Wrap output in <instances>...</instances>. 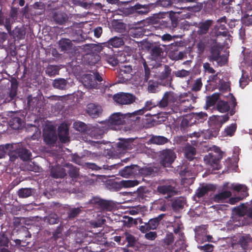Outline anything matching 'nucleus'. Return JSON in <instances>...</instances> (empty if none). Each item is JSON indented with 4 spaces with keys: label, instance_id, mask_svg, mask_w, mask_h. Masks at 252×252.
<instances>
[{
    "label": "nucleus",
    "instance_id": "obj_33",
    "mask_svg": "<svg viewBox=\"0 0 252 252\" xmlns=\"http://www.w3.org/2000/svg\"><path fill=\"white\" fill-rule=\"evenodd\" d=\"M185 245V236L179 237L178 240L176 241L174 247L172 248L171 252H181V250H183Z\"/></svg>",
    "mask_w": 252,
    "mask_h": 252
},
{
    "label": "nucleus",
    "instance_id": "obj_44",
    "mask_svg": "<svg viewBox=\"0 0 252 252\" xmlns=\"http://www.w3.org/2000/svg\"><path fill=\"white\" fill-rule=\"evenodd\" d=\"M185 202L183 198H177L172 203V207L174 211H178L184 207Z\"/></svg>",
    "mask_w": 252,
    "mask_h": 252
},
{
    "label": "nucleus",
    "instance_id": "obj_36",
    "mask_svg": "<svg viewBox=\"0 0 252 252\" xmlns=\"http://www.w3.org/2000/svg\"><path fill=\"white\" fill-rule=\"evenodd\" d=\"M230 188L234 191L241 192V195L243 196H247L249 195L248 188L245 185L241 184H232Z\"/></svg>",
    "mask_w": 252,
    "mask_h": 252
},
{
    "label": "nucleus",
    "instance_id": "obj_40",
    "mask_svg": "<svg viewBox=\"0 0 252 252\" xmlns=\"http://www.w3.org/2000/svg\"><path fill=\"white\" fill-rule=\"evenodd\" d=\"M108 45H111L115 48H118L124 44L123 38L115 36L110 38L107 42Z\"/></svg>",
    "mask_w": 252,
    "mask_h": 252
},
{
    "label": "nucleus",
    "instance_id": "obj_32",
    "mask_svg": "<svg viewBox=\"0 0 252 252\" xmlns=\"http://www.w3.org/2000/svg\"><path fill=\"white\" fill-rule=\"evenodd\" d=\"M171 69L167 66H166L164 71H163L160 76L159 78L160 80H166L167 82L165 85H170L172 81V77L170 76Z\"/></svg>",
    "mask_w": 252,
    "mask_h": 252
},
{
    "label": "nucleus",
    "instance_id": "obj_42",
    "mask_svg": "<svg viewBox=\"0 0 252 252\" xmlns=\"http://www.w3.org/2000/svg\"><path fill=\"white\" fill-rule=\"evenodd\" d=\"M134 9L139 14H146L150 11V6L147 4H136L134 6Z\"/></svg>",
    "mask_w": 252,
    "mask_h": 252
},
{
    "label": "nucleus",
    "instance_id": "obj_16",
    "mask_svg": "<svg viewBox=\"0 0 252 252\" xmlns=\"http://www.w3.org/2000/svg\"><path fill=\"white\" fill-rule=\"evenodd\" d=\"M157 190L159 193L162 195L167 194L169 195L176 193L175 187L169 183L158 186Z\"/></svg>",
    "mask_w": 252,
    "mask_h": 252
},
{
    "label": "nucleus",
    "instance_id": "obj_60",
    "mask_svg": "<svg viewBox=\"0 0 252 252\" xmlns=\"http://www.w3.org/2000/svg\"><path fill=\"white\" fill-rule=\"evenodd\" d=\"M73 126L75 129L80 132H84L87 129L86 125L82 122H76Z\"/></svg>",
    "mask_w": 252,
    "mask_h": 252
},
{
    "label": "nucleus",
    "instance_id": "obj_26",
    "mask_svg": "<svg viewBox=\"0 0 252 252\" xmlns=\"http://www.w3.org/2000/svg\"><path fill=\"white\" fill-rule=\"evenodd\" d=\"M189 115L191 116L192 120L194 121V124L203 123L207 119L208 116L206 113L202 112L190 114Z\"/></svg>",
    "mask_w": 252,
    "mask_h": 252
},
{
    "label": "nucleus",
    "instance_id": "obj_62",
    "mask_svg": "<svg viewBox=\"0 0 252 252\" xmlns=\"http://www.w3.org/2000/svg\"><path fill=\"white\" fill-rule=\"evenodd\" d=\"M181 226L182 223H180L179 222L175 223L174 225H173L174 229L173 231L175 235H178V237H182L184 236V234L183 232L181 231Z\"/></svg>",
    "mask_w": 252,
    "mask_h": 252
},
{
    "label": "nucleus",
    "instance_id": "obj_22",
    "mask_svg": "<svg viewBox=\"0 0 252 252\" xmlns=\"http://www.w3.org/2000/svg\"><path fill=\"white\" fill-rule=\"evenodd\" d=\"M87 113L93 118H95L101 114L102 109L94 104H90L88 105Z\"/></svg>",
    "mask_w": 252,
    "mask_h": 252
},
{
    "label": "nucleus",
    "instance_id": "obj_6",
    "mask_svg": "<svg viewBox=\"0 0 252 252\" xmlns=\"http://www.w3.org/2000/svg\"><path fill=\"white\" fill-rule=\"evenodd\" d=\"M221 158L220 155L209 153L204 157V160L206 164L212 168L213 170H219L220 168V162Z\"/></svg>",
    "mask_w": 252,
    "mask_h": 252
},
{
    "label": "nucleus",
    "instance_id": "obj_1",
    "mask_svg": "<svg viewBox=\"0 0 252 252\" xmlns=\"http://www.w3.org/2000/svg\"><path fill=\"white\" fill-rule=\"evenodd\" d=\"M141 113L142 110L135 111L132 113H127L126 114H123L120 112H116L112 114L110 116L109 119L106 122H105L104 124H107L108 127L113 128L114 126L123 125L126 123H129L130 121H135L134 119L135 117V114L136 113ZM101 124L103 125V123H100Z\"/></svg>",
    "mask_w": 252,
    "mask_h": 252
},
{
    "label": "nucleus",
    "instance_id": "obj_48",
    "mask_svg": "<svg viewBox=\"0 0 252 252\" xmlns=\"http://www.w3.org/2000/svg\"><path fill=\"white\" fill-rule=\"evenodd\" d=\"M220 97V94L218 93H214L211 96H208L206 98V105L208 107L214 106Z\"/></svg>",
    "mask_w": 252,
    "mask_h": 252
},
{
    "label": "nucleus",
    "instance_id": "obj_50",
    "mask_svg": "<svg viewBox=\"0 0 252 252\" xmlns=\"http://www.w3.org/2000/svg\"><path fill=\"white\" fill-rule=\"evenodd\" d=\"M32 191L31 188H21L17 191L19 198H27L32 195Z\"/></svg>",
    "mask_w": 252,
    "mask_h": 252
},
{
    "label": "nucleus",
    "instance_id": "obj_41",
    "mask_svg": "<svg viewBox=\"0 0 252 252\" xmlns=\"http://www.w3.org/2000/svg\"><path fill=\"white\" fill-rule=\"evenodd\" d=\"M217 110L221 113H225L230 110V105L228 102L219 100L217 104Z\"/></svg>",
    "mask_w": 252,
    "mask_h": 252
},
{
    "label": "nucleus",
    "instance_id": "obj_27",
    "mask_svg": "<svg viewBox=\"0 0 252 252\" xmlns=\"http://www.w3.org/2000/svg\"><path fill=\"white\" fill-rule=\"evenodd\" d=\"M59 49L61 51H66L72 48V44L69 39L62 38L58 42Z\"/></svg>",
    "mask_w": 252,
    "mask_h": 252
},
{
    "label": "nucleus",
    "instance_id": "obj_20",
    "mask_svg": "<svg viewBox=\"0 0 252 252\" xmlns=\"http://www.w3.org/2000/svg\"><path fill=\"white\" fill-rule=\"evenodd\" d=\"M213 21L212 20H207L203 22L199 23L198 26L197 33L199 35L206 34L213 24Z\"/></svg>",
    "mask_w": 252,
    "mask_h": 252
},
{
    "label": "nucleus",
    "instance_id": "obj_28",
    "mask_svg": "<svg viewBox=\"0 0 252 252\" xmlns=\"http://www.w3.org/2000/svg\"><path fill=\"white\" fill-rule=\"evenodd\" d=\"M221 50L222 48L218 45L213 46L210 50V60L213 61H218L219 60Z\"/></svg>",
    "mask_w": 252,
    "mask_h": 252
},
{
    "label": "nucleus",
    "instance_id": "obj_56",
    "mask_svg": "<svg viewBox=\"0 0 252 252\" xmlns=\"http://www.w3.org/2000/svg\"><path fill=\"white\" fill-rule=\"evenodd\" d=\"M174 242V236L173 233H167L163 239V246L164 247H168L170 245L172 244Z\"/></svg>",
    "mask_w": 252,
    "mask_h": 252
},
{
    "label": "nucleus",
    "instance_id": "obj_23",
    "mask_svg": "<svg viewBox=\"0 0 252 252\" xmlns=\"http://www.w3.org/2000/svg\"><path fill=\"white\" fill-rule=\"evenodd\" d=\"M191 116L189 114L184 117L180 124V129L182 131H186L189 127L194 124V121L191 119Z\"/></svg>",
    "mask_w": 252,
    "mask_h": 252
},
{
    "label": "nucleus",
    "instance_id": "obj_45",
    "mask_svg": "<svg viewBox=\"0 0 252 252\" xmlns=\"http://www.w3.org/2000/svg\"><path fill=\"white\" fill-rule=\"evenodd\" d=\"M121 189L123 188L134 187L138 185L137 180H122L119 182Z\"/></svg>",
    "mask_w": 252,
    "mask_h": 252
},
{
    "label": "nucleus",
    "instance_id": "obj_18",
    "mask_svg": "<svg viewBox=\"0 0 252 252\" xmlns=\"http://www.w3.org/2000/svg\"><path fill=\"white\" fill-rule=\"evenodd\" d=\"M52 17L53 21L60 25L64 24L68 19L67 15L65 12L61 11L53 12Z\"/></svg>",
    "mask_w": 252,
    "mask_h": 252
},
{
    "label": "nucleus",
    "instance_id": "obj_13",
    "mask_svg": "<svg viewBox=\"0 0 252 252\" xmlns=\"http://www.w3.org/2000/svg\"><path fill=\"white\" fill-rule=\"evenodd\" d=\"M19 144H6L3 146L2 148H4L8 151V154L9 156V159L11 161H14L19 157L18 154L17 147Z\"/></svg>",
    "mask_w": 252,
    "mask_h": 252
},
{
    "label": "nucleus",
    "instance_id": "obj_64",
    "mask_svg": "<svg viewBox=\"0 0 252 252\" xmlns=\"http://www.w3.org/2000/svg\"><path fill=\"white\" fill-rule=\"evenodd\" d=\"M9 240L6 235L4 233L0 234V247H8Z\"/></svg>",
    "mask_w": 252,
    "mask_h": 252
},
{
    "label": "nucleus",
    "instance_id": "obj_53",
    "mask_svg": "<svg viewBox=\"0 0 252 252\" xmlns=\"http://www.w3.org/2000/svg\"><path fill=\"white\" fill-rule=\"evenodd\" d=\"M237 128V125L235 123L231 124L227 126L224 131L225 136H232L234 135Z\"/></svg>",
    "mask_w": 252,
    "mask_h": 252
},
{
    "label": "nucleus",
    "instance_id": "obj_11",
    "mask_svg": "<svg viewBox=\"0 0 252 252\" xmlns=\"http://www.w3.org/2000/svg\"><path fill=\"white\" fill-rule=\"evenodd\" d=\"M73 160L76 164L80 165H82L83 166H85L87 168L89 169H92V170L98 171L99 170L101 169L102 168L104 169H110L108 165H103L102 167L101 166L97 165L96 164L94 163H83L82 161V158L78 156L75 155H74L73 157Z\"/></svg>",
    "mask_w": 252,
    "mask_h": 252
},
{
    "label": "nucleus",
    "instance_id": "obj_3",
    "mask_svg": "<svg viewBox=\"0 0 252 252\" xmlns=\"http://www.w3.org/2000/svg\"><path fill=\"white\" fill-rule=\"evenodd\" d=\"M132 69L131 65H122L117 70L118 83H125L130 80L132 76Z\"/></svg>",
    "mask_w": 252,
    "mask_h": 252
},
{
    "label": "nucleus",
    "instance_id": "obj_38",
    "mask_svg": "<svg viewBox=\"0 0 252 252\" xmlns=\"http://www.w3.org/2000/svg\"><path fill=\"white\" fill-rule=\"evenodd\" d=\"M196 155L195 148L190 145L187 146L185 149V155L186 158L189 160L191 161L194 158Z\"/></svg>",
    "mask_w": 252,
    "mask_h": 252
},
{
    "label": "nucleus",
    "instance_id": "obj_63",
    "mask_svg": "<svg viewBox=\"0 0 252 252\" xmlns=\"http://www.w3.org/2000/svg\"><path fill=\"white\" fill-rule=\"evenodd\" d=\"M218 87L219 90L223 92H226L229 88L228 83L223 79H219Z\"/></svg>",
    "mask_w": 252,
    "mask_h": 252
},
{
    "label": "nucleus",
    "instance_id": "obj_47",
    "mask_svg": "<svg viewBox=\"0 0 252 252\" xmlns=\"http://www.w3.org/2000/svg\"><path fill=\"white\" fill-rule=\"evenodd\" d=\"M44 221L49 224H55L59 222V218L56 214L52 213L44 218Z\"/></svg>",
    "mask_w": 252,
    "mask_h": 252
},
{
    "label": "nucleus",
    "instance_id": "obj_5",
    "mask_svg": "<svg viewBox=\"0 0 252 252\" xmlns=\"http://www.w3.org/2000/svg\"><path fill=\"white\" fill-rule=\"evenodd\" d=\"M90 202L102 211H111L114 208V205L112 201L104 200L98 197H93Z\"/></svg>",
    "mask_w": 252,
    "mask_h": 252
},
{
    "label": "nucleus",
    "instance_id": "obj_9",
    "mask_svg": "<svg viewBox=\"0 0 252 252\" xmlns=\"http://www.w3.org/2000/svg\"><path fill=\"white\" fill-rule=\"evenodd\" d=\"M163 215H160L158 217L150 219L148 222H144L143 224L139 226V229L142 232L145 233L150 230L156 229L162 220Z\"/></svg>",
    "mask_w": 252,
    "mask_h": 252
},
{
    "label": "nucleus",
    "instance_id": "obj_57",
    "mask_svg": "<svg viewBox=\"0 0 252 252\" xmlns=\"http://www.w3.org/2000/svg\"><path fill=\"white\" fill-rule=\"evenodd\" d=\"M158 84L154 80H150L148 83V90L151 93H155L157 91Z\"/></svg>",
    "mask_w": 252,
    "mask_h": 252
},
{
    "label": "nucleus",
    "instance_id": "obj_35",
    "mask_svg": "<svg viewBox=\"0 0 252 252\" xmlns=\"http://www.w3.org/2000/svg\"><path fill=\"white\" fill-rule=\"evenodd\" d=\"M150 53L152 59L156 61L161 58L163 51L162 49L159 46H155L152 47Z\"/></svg>",
    "mask_w": 252,
    "mask_h": 252
},
{
    "label": "nucleus",
    "instance_id": "obj_51",
    "mask_svg": "<svg viewBox=\"0 0 252 252\" xmlns=\"http://www.w3.org/2000/svg\"><path fill=\"white\" fill-rule=\"evenodd\" d=\"M68 174L69 176L71 178L72 180L76 179L79 176V169L71 165L69 167Z\"/></svg>",
    "mask_w": 252,
    "mask_h": 252
},
{
    "label": "nucleus",
    "instance_id": "obj_8",
    "mask_svg": "<svg viewBox=\"0 0 252 252\" xmlns=\"http://www.w3.org/2000/svg\"><path fill=\"white\" fill-rule=\"evenodd\" d=\"M113 99L115 102L121 105H128L135 101V97L129 93H121L115 94Z\"/></svg>",
    "mask_w": 252,
    "mask_h": 252
},
{
    "label": "nucleus",
    "instance_id": "obj_30",
    "mask_svg": "<svg viewBox=\"0 0 252 252\" xmlns=\"http://www.w3.org/2000/svg\"><path fill=\"white\" fill-rule=\"evenodd\" d=\"M23 121L19 117H15L9 121V125L12 128L17 130L21 129L23 126Z\"/></svg>",
    "mask_w": 252,
    "mask_h": 252
},
{
    "label": "nucleus",
    "instance_id": "obj_58",
    "mask_svg": "<svg viewBox=\"0 0 252 252\" xmlns=\"http://www.w3.org/2000/svg\"><path fill=\"white\" fill-rule=\"evenodd\" d=\"M230 35L229 33L228 30L221 31L217 30L215 32V36L218 39L220 37H223L227 39L230 36Z\"/></svg>",
    "mask_w": 252,
    "mask_h": 252
},
{
    "label": "nucleus",
    "instance_id": "obj_37",
    "mask_svg": "<svg viewBox=\"0 0 252 252\" xmlns=\"http://www.w3.org/2000/svg\"><path fill=\"white\" fill-rule=\"evenodd\" d=\"M156 107H157L156 102H153L152 100L146 101L144 107L143 108L139 110H142V112H137L135 114V120L139 119V117L137 116V115H142L144 114L145 111L150 110L152 108Z\"/></svg>",
    "mask_w": 252,
    "mask_h": 252
},
{
    "label": "nucleus",
    "instance_id": "obj_25",
    "mask_svg": "<svg viewBox=\"0 0 252 252\" xmlns=\"http://www.w3.org/2000/svg\"><path fill=\"white\" fill-rule=\"evenodd\" d=\"M169 140L163 136L152 135L149 142L154 144L161 145L167 143Z\"/></svg>",
    "mask_w": 252,
    "mask_h": 252
},
{
    "label": "nucleus",
    "instance_id": "obj_55",
    "mask_svg": "<svg viewBox=\"0 0 252 252\" xmlns=\"http://www.w3.org/2000/svg\"><path fill=\"white\" fill-rule=\"evenodd\" d=\"M105 61L112 66H116L119 63V61L115 55H106Z\"/></svg>",
    "mask_w": 252,
    "mask_h": 252
},
{
    "label": "nucleus",
    "instance_id": "obj_39",
    "mask_svg": "<svg viewBox=\"0 0 252 252\" xmlns=\"http://www.w3.org/2000/svg\"><path fill=\"white\" fill-rule=\"evenodd\" d=\"M67 81L63 78H58L55 79L53 82V86L56 89L59 90H64L67 85Z\"/></svg>",
    "mask_w": 252,
    "mask_h": 252
},
{
    "label": "nucleus",
    "instance_id": "obj_49",
    "mask_svg": "<svg viewBox=\"0 0 252 252\" xmlns=\"http://www.w3.org/2000/svg\"><path fill=\"white\" fill-rule=\"evenodd\" d=\"M211 190L208 186H203L201 188H199L195 192V197L200 198L203 197L205 194Z\"/></svg>",
    "mask_w": 252,
    "mask_h": 252
},
{
    "label": "nucleus",
    "instance_id": "obj_7",
    "mask_svg": "<svg viewBox=\"0 0 252 252\" xmlns=\"http://www.w3.org/2000/svg\"><path fill=\"white\" fill-rule=\"evenodd\" d=\"M139 173V166L136 164H132L125 166L119 170V175L126 178L135 177Z\"/></svg>",
    "mask_w": 252,
    "mask_h": 252
},
{
    "label": "nucleus",
    "instance_id": "obj_12",
    "mask_svg": "<svg viewBox=\"0 0 252 252\" xmlns=\"http://www.w3.org/2000/svg\"><path fill=\"white\" fill-rule=\"evenodd\" d=\"M251 244H252V238L250 235L241 236L237 244L232 245L233 249H236L240 246L243 251L247 250Z\"/></svg>",
    "mask_w": 252,
    "mask_h": 252
},
{
    "label": "nucleus",
    "instance_id": "obj_24",
    "mask_svg": "<svg viewBox=\"0 0 252 252\" xmlns=\"http://www.w3.org/2000/svg\"><path fill=\"white\" fill-rule=\"evenodd\" d=\"M18 154L19 158L24 161H27L31 159L32 153L27 149L21 147H17Z\"/></svg>",
    "mask_w": 252,
    "mask_h": 252
},
{
    "label": "nucleus",
    "instance_id": "obj_61",
    "mask_svg": "<svg viewBox=\"0 0 252 252\" xmlns=\"http://www.w3.org/2000/svg\"><path fill=\"white\" fill-rule=\"evenodd\" d=\"M202 87V83L201 78L196 79L193 83L191 90L194 92H198L200 91Z\"/></svg>",
    "mask_w": 252,
    "mask_h": 252
},
{
    "label": "nucleus",
    "instance_id": "obj_52",
    "mask_svg": "<svg viewBox=\"0 0 252 252\" xmlns=\"http://www.w3.org/2000/svg\"><path fill=\"white\" fill-rule=\"evenodd\" d=\"M155 173L154 168L152 167H145L140 168L139 167V173L145 176L151 175Z\"/></svg>",
    "mask_w": 252,
    "mask_h": 252
},
{
    "label": "nucleus",
    "instance_id": "obj_17",
    "mask_svg": "<svg viewBox=\"0 0 252 252\" xmlns=\"http://www.w3.org/2000/svg\"><path fill=\"white\" fill-rule=\"evenodd\" d=\"M174 93L173 92H166L161 99L156 102L157 107L163 108L167 107L169 100L174 99Z\"/></svg>",
    "mask_w": 252,
    "mask_h": 252
},
{
    "label": "nucleus",
    "instance_id": "obj_14",
    "mask_svg": "<svg viewBox=\"0 0 252 252\" xmlns=\"http://www.w3.org/2000/svg\"><path fill=\"white\" fill-rule=\"evenodd\" d=\"M134 139L132 138L120 139L119 142L117 143L118 150L125 151L131 150L134 147Z\"/></svg>",
    "mask_w": 252,
    "mask_h": 252
},
{
    "label": "nucleus",
    "instance_id": "obj_19",
    "mask_svg": "<svg viewBox=\"0 0 252 252\" xmlns=\"http://www.w3.org/2000/svg\"><path fill=\"white\" fill-rule=\"evenodd\" d=\"M83 79V83L86 88L90 89L97 88L98 84L95 81L93 75L85 74L84 75Z\"/></svg>",
    "mask_w": 252,
    "mask_h": 252
},
{
    "label": "nucleus",
    "instance_id": "obj_21",
    "mask_svg": "<svg viewBox=\"0 0 252 252\" xmlns=\"http://www.w3.org/2000/svg\"><path fill=\"white\" fill-rule=\"evenodd\" d=\"M50 175L55 179L63 178L66 175V173L64 168L57 166L51 169Z\"/></svg>",
    "mask_w": 252,
    "mask_h": 252
},
{
    "label": "nucleus",
    "instance_id": "obj_2",
    "mask_svg": "<svg viewBox=\"0 0 252 252\" xmlns=\"http://www.w3.org/2000/svg\"><path fill=\"white\" fill-rule=\"evenodd\" d=\"M151 23L154 24H158L160 29H167L173 30L178 24V19L174 16L170 15L167 17L151 18Z\"/></svg>",
    "mask_w": 252,
    "mask_h": 252
},
{
    "label": "nucleus",
    "instance_id": "obj_54",
    "mask_svg": "<svg viewBox=\"0 0 252 252\" xmlns=\"http://www.w3.org/2000/svg\"><path fill=\"white\" fill-rule=\"evenodd\" d=\"M48 76L51 77L59 74V68L56 65H49L46 70Z\"/></svg>",
    "mask_w": 252,
    "mask_h": 252
},
{
    "label": "nucleus",
    "instance_id": "obj_43",
    "mask_svg": "<svg viewBox=\"0 0 252 252\" xmlns=\"http://www.w3.org/2000/svg\"><path fill=\"white\" fill-rule=\"evenodd\" d=\"M232 195V193L229 190H225L222 191L215 195L214 199L216 202H222L224 199L229 198Z\"/></svg>",
    "mask_w": 252,
    "mask_h": 252
},
{
    "label": "nucleus",
    "instance_id": "obj_10",
    "mask_svg": "<svg viewBox=\"0 0 252 252\" xmlns=\"http://www.w3.org/2000/svg\"><path fill=\"white\" fill-rule=\"evenodd\" d=\"M43 136L44 141L47 145L54 146L58 139L56 130L53 127H48L45 129Z\"/></svg>",
    "mask_w": 252,
    "mask_h": 252
},
{
    "label": "nucleus",
    "instance_id": "obj_29",
    "mask_svg": "<svg viewBox=\"0 0 252 252\" xmlns=\"http://www.w3.org/2000/svg\"><path fill=\"white\" fill-rule=\"evenodd\" d=\"M125 239L122 242V245H124L125 242H126L127 243L126 246L127 247H133L137 243V240L136 238L132 234L127 232H125Z\"/></svg>",
    "mask_w": 252,
    "mask_h": 252
},
{
    "label": "nucleus",
    "instance_id": "obj_59",
    "mask_svg": "<svg viewBox=\"0 0 252 252\" xmlns=\"http://www.w3.org/2000/svg\"><path fill=\"white\" fill-rule=\"evenodd\" d=\"M242 22L243 25L246 26L252 25V15L245 14L242 17Z\"/></svg>",
    "mask_w": 252,
    "mask_h": 252
},
{
    "label": "nucleus",
    "instance_id": "obj_4",
    "mask_svg": "<svg viewBox=\"0 0 252 252\" xmlns=\"http://www.w3.org/2000/svg\"><path fill=\"white\" fill-rule=\"evenodd\" d=\"M160 162L164 167H169L176 158L174 151L171 149H165L159 152Z\"/></svg>",
    "mask_w": 252,
    "mask_h": 252
},
{
    "label": "nucleus",
    "instance_id": "obj_46",
    "mask_svg": "<svg viewBox=\"0 0 252 252\" xmlns=\"http://www.w3.org/2000/svg\"><path fill=\"white\" fill-rule=\"evenodd\" d=\"M41 103V100L37 97H32L29 96L28 98V105L29 106L32 107L33 108H40Z\"/></svg>",
    "mask_w": 252,
    "mask_h": 252
},
{
    "label": "nucleus",
    "instance_id": "obj_31",
    "mask_svg": "<svg viewBox=\"0 0 252 252\" xmlns=\"http://www.w3.org/2000/svg\"><path fill=\"white\" fill-rule=\"evenodd\" d=\"M106 188L110 191H118L121 190L120 182L114 180H108L105 183Z\"/></svg>",
    "mask_w": 252,
    "mask_h": 252
},
{
    "label": "nucleus",
    "instance_id": "obj_34",
    "mask_svg": "<svg viewBox=\"0 0 252 252\" xmlns=\"http://www.w3.org/2000/svg\"><path fill=\"white\" fill-rule=\"evenodd\" d=\"M85 58L90 65H94L100 60V57L97 54L92 53L86 54Z\"/></svg>",
    "mask_w": 252,
    "mask_h": 252
},
{
    "label": "nucleus",
    "instance_id": "obj_15",
    "mask_svg": "<svg viewBox=\"0 0 252 252\" xmlns=\"http://www.w3.org/2000/svg\"><path fill=\"white\" fill-rule=\"evenodd\" d=\"M69 135V129L67 125H61L58 127V137L60 142L62 143H66L70 141Z\"/></svg>",
    "mask_w": 252,
    "mask_h": 252
}]
</instances>
